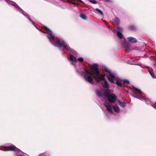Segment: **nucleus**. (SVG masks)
Here are the masks:
<instances>
[{"mask_svg":"<svg viewBox=\"0 0 156 156\" xmlns=\"http://www.w3.org/2000/svg\"><path fill=\"white\" fill-rule=\"evenodd\" d=\"M149 72L150 73V74H151V76L153 77V78H154V76L152 74V73H151L150 72V71H149Z\"/></svg>","mask_w":156,"mask_h":156,"instance_id":"30","label":"nucleus"},{"mask_svg":"<svg viewBox=\"0 0 156 156\" xmlns=\"http://www.w3.org/2000/svg\"><path fill=\"white\" fill-rule=\"evenodd\" d=\"M32 23H34V22L33 21H32Z\"/></svg>","mask_w":156,"mask_h":156,"instance_id":"35","label":"nucleus"},{"mask_svg":"<svg viewBox=\"0 0 156 156\" xmlns=\"http://www.w3.org/2000/svg\"><path fill=\"white\" fill-rule=\"evenodd\" d=\"M8 149L7 151H14L17 148L14 145H12L8 147Z\"/></svg>","mask_w":156,"mask_h":156,"instance_id":"8","label":"nucleus"},{"mask_svg":"<svg viewBox=\"0 0 156 156\" xmlns=\"http://www.w3.org/2000/svg\"><path fill=\"white\" fill-rule=\"evenodd\" d=\"M41 28H44L47 31H48V32L50 31V30L47 27L44 25L42 26Z\"/></svg>","mask_w":156,"mask_h":156,"instance_id":"24","label":"nucleus"},{"mask_svg":"<svg viewBox=\"0 0 156 156\" xmlns=\"http://www.w3.org/2000/svg\"><path fill=\"white\" fill-rule=\"evenodd\" d=\"M80 17L84 20H86V17L85 15L84 14H80Z\"/></svg>","mask_w":156,"mask_h":156,"instance_id":"21","label":"nucleus"},{"mask_svg":"<svg viewBox=\"0 0 156 156\" xmlns=\"http://www.w3.org/2000/svg\"><path fill=\"white\" fill-rule=\"evenodd\" d=\"M6 2H8L9 0H5Z\"/></svg>","mask_w":156,"mask_h":156,"instance_id":"34","label":"nucleus"},{"mask_svg":"<svg viewBox=\"0 0 156 156\" xmlns=\"http://www.w3.org/2000/svg\"><path fill=\"white\" fill-rule=\"evenodd\" d=\"M133 89L134 90L137 91L139 94H140L141 93V91L140 90L135 87H133Z\"/></svg>","mask_w":156,"mask_h":156,"instance_id":"22","label":"nucleus"},{"mask_svg":"<svg viewBox=\"0 0 156 156\" xmlns=\"http://www.w3.org/2000/svg\"><path fill=\"white\" fill-rule=\"evenodd\" d=\"M95 93L98 97H101L102 96V94L98 90L96 91L95 92Z\"/></svg>","mask_w":156,"mask_h":156,"instance_id":"18","label":"nucleus"},{"mask_svg":"<svg viewBox=\"0 0 156 156\" xmlns=\"http://www.w3.org/2000/svg\"><path fill=\"white\" fill-rule=\"evenodd\" d=\"M95 10L96 11H97L101 15H103V12L101 10H100L99 9L97 8L95 9Z\"/></svg>","mask_w":156,"mask_h":156,"instance_id":"23","label":"nucleus"},{"mask_svg":"<svg viewBox=\"0 0 156 156\" xmlns=\"http://www.w3.org/2000/svg\"><path fill=\"white\" fill-rule=\"evenodd\" d=\"M108 73V76L107 75V77H109L111 78H115V76L113 74H112L110 72Z\"/></svg>","mask_w":156,"mask_h":156,"instance_id":"17","label":"nucleus"},{"mask_svg":"<svg viewBox=\"0 0 156 156\" xmlns=\"http://www.w3.org/2000/svg\"><path fill=\"white\" fill-rule=\"evenodd\" d=\"M114 22L115 25H118L120 23V21L119 19L117 17L115 18Z\"/></svg>","mask_w":156,"mask_h":156,"instance_id":"13","label":"nucleus"},{"mask_svg":"<svg viewBox=\"0 0 156 156\" xmlns=\"http://www.w3.org/2000/svg\"><path fill=\"white\" fill-rule=\"evenodd\" d=\"M118 31H119L120 32H122V28L120 27H117Z\"/></svg>","mask_w":156,"mask_h":156,"instance_id":"26","label":"nucleus"},{"mask_svg":"<svg viewBox=\"0 0 156 156\" xmlns=\"http://www.w3.org/2000/svg\"><path fill=\"white\" fill-rule=\"evenodd\" d=\"M130 44L129 43H125L124 45V47L125 48L126 51H127L130 50Z\"/></svg>","mask_w":156,"mask_h":156,"instance_id":"9","label":"nucleus"},{"mask_svg":"<svg viewBox=\"0 0 156 156\" xmlns=\"http://www.w3.org/2000/svg\"><path fill=\"white\" fill-rule=\"evenodd\" d=\"M107 78L109 82H110V83H114V82L113 80L114 78H111L109 77H108Z\"/></svg>","mask_w":156,"mask_h":156,"instance_id":"19","label":"nucleus"},{"mask_svg":"<svg viewBox=\"0 0 156 156\" xmlns=\"http://www.w3.org/2000/svg\"><path fill=\"white\" fill-rule=\"evenodd\" d=\"M103 71L104 72H107L108 73H109L110 71L109 70H108L106 68H105L104 69H103Z\"/></svg>","mask_w":156,"mask_h":156,"instance_id":"28","label":"nucleus"},{"mask_svg":"<svg viewBox=\"0 0 156 156\" xmlns=\"http://www.w3.org/2000/svg\"><path fill=\"white\" fill-rule=\"evenodd\" d=\"M105 105L106 107L107 110L108 112H111L112 113H113V112L112 111V109L108 103L105 104Z\"/></svg>","mask_w":156,"mask_h":156,"instance_id":"7","label":"nucleus"},{"mask_svg":"<svg viewBox=\"0 0 156 156\" xmlns=\"http://www.w3.org/2000/svg\"><path fill=\"white\" fill-rule=\"evenodd\" d=\"M108 101L111 103H114L115 102V101L117 98L116 96L114 94H110L107 98Z\"/></svg>","mask_w":156,"mask_h":156,"instance_id":"4","label":"nucleus"},{"mask_svg":"<svg viewBox=\"0 0 156 156\" xmlns=\"http://www.w3.org/2000/svg\"><path fill=\"white\" fill-rule=\"evenodd\" d=\"M113 107L114 110L116 112H118L119 111V108L118 106H114Z\"/></svg>","mask_w":156,"mask_h":156,"instance_id":"15","label":"nucleus"},{"mask_svg":"<svg viewBox=\"0 0 156 156\" xmlns=\"http://www.w3.org/2000/svg\"><path fill=\"white\" fill-rule=\"evenodd\" d=\"M154 66L155 67H156V61L155 62L154 64Z\"/></svg>","mask_w":156,"mask_h":156,"instance_id":"32","label":"nucleus"},{"mask_svg":"<svg viewBox=\"0 0 156 156\" xmlns=\"http://www.w3.org/2000/svg\"><path fill=\"white\" fill-rule=\"evenodd\" d=\"M84 77L85 80L88 81V82L91 83H92L93 81V79L91 76L84 74Z\"/></svg>","mask_w":156,"mask_h":156,"instance_id":"5","label":"nucleus"},{"mask_svg":"<svg viewBox=\"0 0 156 156\" xmlns=\"http://www.w3.org/2000/svg\"><path fill=\"white\" fill-rule=\"evenodd\" d=\"M109 90L108 89L105 90L103 94L104 96L108 98L109 95L108 94L109 93Z\"/></svg>","mask_w":156,"mask_h":156,"instance_id":"12","label":"nucleus"},{"mask_svg":"<svg viewBox=\"0 0 156 156\" xmlns=\"http://www.w3.org/2000/svg\"><path fill=\"white\" fill-rule=\"evenodd\" d=\"M89 2L93 4H96L97 3V2L95 0H90Z\"/></svg>","mask_w":156,"mask_h":156,"instance_id":"25","label":"nucleus"},{"mask_svg":"<svg viewBox=\"0 0 156 156\" xmlns=\"http://www.w3.org/2000/svg\"><path fill=\"white\" fill-rule=\"evenodd\" d=\"M128 29L129 30L131 31H134L136 30V27L134 25H131L128 27Z\"/></svg>","mask_w":156,"mask_h":156,"instance_id":"11","label":"nucleus"},{"mask_svg":"<svg viewBox=\"0 0 156 156\" xmlns=\"http://www.w3.org/2000/svg\"><path fill=\"white\" fill-rule=\"evenodd\" d=\"M77 60L81 62H83V59L82 58H80L77 59Z\"/></svg>","mask_w":156,"mask_h":156,"instance_id":"27","label":"nucleus"},{"mask_svg":"<svg viewBox=\"0 0 156 156\" xmlns=\"http://www.w3.org/2000/svg\"><path fill=\"white\" fill-rule=\"evenodd\" d=\"M48 35L47 37L50 42L55 46L58 47L60 49L62 48V50L66 49L67 51L69 50L70 48L66 44L64 41L62 40L61 41L58 40H55L54 36L52 34V32L50 31L47 32Z\"/></svg>","mask_w":156,"mask_h":156,"instance_id":"2","label":"nucleus"},{"mask_svg":"<svg viewBox=\"0 0 156 156\" xmlns=\"http://www.w3.org/2000/svg\"><path fill=\"white\" fill-rule=\"evenodd\" d=\"M91 70L89 71V70L86 69L85 70L86 75H89L92 76L94 80L97 82H100L101 80H104L105 74L101 75L100 74L98 71V66L94 64L92 65H89Z\"/></svg>","mask_w":156,"mask_h":156,"instance_id":"1","label":"nucleus"},{"mask_svg":"<svg viewBox=\"0 0 156 156\" xmlns=\"http://www.w3.org/2000/svg\"><path fill=\"white\" fill-rule=\"evenodd\" d=\"M117 35L119 38L120 39H122V38L123 35L121 33V32H120L119 31H117Z\"/></svg>","mask_w":156,"mask_h":156,"instance_id":"16","label":"nucleus"},{"mask_svg":"<svg viewBox=\"0 0 156 156\" xmlns=\"http://www.w3.org/2000/svg\"><path fill=\"white\" fill-rule=\"evenodd\" d=\"M115 83L119 87H122L123 85L126 84H129V83L127 80L119 79L116 81Z\"/></svg>","mask_w":156,"mask_h":156,"instance_id":"3","label":"nucleus"},{"mask_svg":"<svg viewBox=\"0 0 156 156\" xmlns=\"http://www.w3.org/2000/svg\"><path fill=\"white\" fill-rule=\"evenodd\" d=\"M77 1H78L79 2H81L82 3H83V2L81 0H76Z\"/></svg>","mask_w":156,"mask_h":156,"instance_id":"31","label":"nucleus"},{"mask_svg":"<svg viewBox=\"0 0 156 156\" xmlns=\"http://www.w3.org/2000/svg\"><path fill=\"white\" fill-rule=\"evenodd\" d=\"M42 32H43V33H45L43 31H42Z\"/></svg>","mask_w":156,"mask_h":156,"instance_id":"36","label":"nucleus"},{"mask_svg":"<svg viewBox=\"0 0 156 156\" xmlns=\"http://www.w3.org/2000/svg\"><path fill=\"white\" fill-rule=\"evenodd\" d=\"M101 85L104 88H107L109 87V85L108 82L106 81L101 83Z\"/></svg>","mask_w":156,"mask_h":156,"instance_id":"10","label":"nucleus"},{"mask_svg":"<svg viewBox=\"0 0 156 156\" xmlns=\"http://www.w3.org/2000/svg\"><path fill=\"white\" fill-rule=\"evenodd\" d=\"M39 156H43V153L41 154Z\"/></svg>","mask_w":156,"mask_h":156,"instance_id":"33","label":"nucleus"},{"mask_svg":"<svg viewBox=\"0 0 156 156\" xmlns=\"http://www.w3.org/2000/svg\"><path fill=\"white\" fill-rule=\"evenodd\" d=\"M103 1L106 2H111V0H102Z\"/></svg>","mask_w":156,"mask_h":156,"instance_id":"29","label":"nucleus"},{"mask_svg":"<svg viewBox=\"0 0 156 156\" xmlns=\"http://www.w3.org/2000/svg\"><path fill=\"white\" fill-rule=\"evenodd\" d=\"M119 104L122 107H124L126 105V103L124 102L119 101Z\"/></svg>","mask_w":156,"mask_h":156,"instance_id":"20","label":"nucleus"},{"mask_svg":"<svg viewBox=\"0 0 156 156\" xmlns=\"http://www.w3.org/2000/svg\"><path fill=\"white\" fill-rule=\"evenodd\" d=\"M129 41L131 43H136L137 42V39L132 37H129L127 38Z\"/></svg>","mask_w":156,"mask_h":156,"instance_id":"6","label":"nucleus"},{"mask_svg":"<svg viewBox=\"0 0 156 156\" xmlns=\"http://www.w3.org/2000/svg\"><path fill=\"white\" fill-rule=\"evenodd\" d=\"M70 60L73 62H76V58L73 55H70L69 57Z\"/></svg>","mask_w":156,"mask_h":156,"instance_id":"14","label":"nucleus"}]
</instances>
